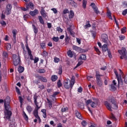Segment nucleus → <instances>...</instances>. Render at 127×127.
<instances>
[{"label":"nucleus","instance_id":"1","mask_svg":"<svg viewBox=\"0 0 127 127\" xmlns=\"http://www.w3.org/2000/svg\"><path fill=\"white\" fill-rule=\"evenodd\" d=\"M109 102V103L108 101L104 102V105L109 111L112 112V111H113L112 109H114V110H117V109H118L117 101H116L114 98L110 99ZM110 103H111L112 104L111 105Z\"/></svg>","mask_w":127,"mask_h":127},{"label":"nucleus","instance_id":"2","mask_svg":"<svg viewBox=\"0 0 127 127\" xmlns=\"http://www.w3.org/2000/svg\"><path fill=\"white\" fill-rule=\"evenodd\" d=\"M37 98H38V96L36 95L34 96V102L35 103V105H36V108L35 109L34 112H33V115L36 118L37 120H38L39 124L41 123V119H40V117L39 116H38V110L40 109V107L38 106V103L37 102Z\"/></svg>","mask_w":127,"mask_h":127},{"label":"nucleus","instance_id":"3","mask_svg":"<svg viewBox=\"0 0 127 127\" xmlns=\"http://www.w3.org/2000/svg\"><path fill=\"white\" fill-rule=\"evenodd\" d=\"M5 111L4 113V119L10 121V117L12 113L11 112V108H10V105L9 104H4Z\"/></svg>","mask_w":127,"mask_h":127},{"label":"nucleus","instance_id":"4","mask_svg":"<svg viewBox=\"0 0 127 127\" xmlns=\"http://www.w3.org/2000/svg\"><path fill=\"white\" fill-rule=\"evenodd\" d=\"M69 82H70L69 79H66L64 81V86L65 89H70V88L72 89V88H73V86H74V84H75V76L73 75L72 76L69 84Z\"/></svg>","mask_w":127,"mask_h":127},{"label":"nucleus","instance_id":"5","mask_svg":"<svg viewBox=\"0 0 127 127\" xmlns=\"http://www.w3.org/2000/svg\"><path fill=\"white\" fill-rule=\"evenodd\" d=\"M92 100L93 101H92L91 99L86 100L85 102L86 106H88L90 104L92 108H96V107H97L99 104V100L95 98H92Z\"/></svg>","mask_w":127,"mask_h":127},{"label":"nucleus","instance_id":"6","mask_svg":"<svg viewBox=\"0 0 127 127\" xmlns=\"http://www.w3.org/2000/svg\"><path fill=\"white\" fill-rule=\"evenodd\" d=\"M12 60L13 64H20L21 63L20 58H19V56H16V55H13Z\"/></svg>","mask_w":127,"mask_h":127},{"label":"nucleus","instance_id":"7","mask_svg":"<svg viewBox=\"0 0 127 127\" xmlns=\"http://www.w3.org/2000/svg\"><path fill=\"white\" fill-rule=\"evenodd\" d=\"M11 8H12V6L11 5V4H8L6 5L5 12L6 15H9V14L11 13Z\"/></svg>","mask_w":127,"mask_h":127},{"label":"nucleus","instance_id":"8","mask_svg":"<svg viewBox=\"0 0 127 127\" xmlns=\"http://www.w3.org/2000/svg\"><path fill=\"white\" fill-rule=\"evenodd\" d=\"M101 40L102 42L107 43L108 42V40H109V39H108V35L106 34H102L101 35Z\"/></svg>","mask_w":127,"mask_h":127},{"label":"nucleus","instance_id":"9","mask_svg":"<svg viewBox=\"0 0 127 127\" xmlns=\"http://www.w3.org/2000/svg\"><path fill=\"white\" fill-rule=\"evenodd\" d=\"M36 78H37L39 80H41L42 82H44V83H47V79L46 77L40 75L36 76Z\"/></svg>","mask_w":127,"mask_h":127},{"label":"nucleus","instance_id":"10","mask_svg":"<svg viewBox=\"0 0 127 127\" xmlns=\"http://www.w3.org/2000/svg\"><path fill=\"white\" fill-rule=\"evenodd\" d=\"M96 81H100L102 80V78L101 77H103V75L100 74V73L98 71L96 72Z\"/></svg>","mask_w":127,"mask_h":127},{"label":"nucleus","instance_id":"11","mask_svg":"<svg viewBox=\"0 0 127 127\" xmlns=\"http://www.w3.org/2000/svg\"><path fill=\"white\" fill-rule=\"evenodd\" d=\"M10 103V98L7 96L4 100V105H9Z\"/></svg>","mask_w":127,"mask_h":127},{"label":"nucleus","instance_id":"12","mask_svg":"<svg viewBox=\"0 0 127 127\" xmlns=\"http://www.w3.org/2000/svg\"><path fill=\"white\" fill-rule=\"evenodd\" d=\"M26 8L28 9L29 7L31 8V9H33L34 8V4L31 2H30L29 3L26 4Z\"/></svg>","mask_w":127,"mask_h":127},{"label":"nucleus","instance_id":"13","mask_svg":"<svg viewBox=\"0 0 127 127\" xmlns=\"http://www.w3.org/2000/svg\"><path fill=\"white\" fill-rule=\"evenodd\" d=\"M118 82V87H120V85H123L124 82L123 81V79H122V76H119L117 78Z\"/></svg>","mask_w":127,"mask_h":127},{"label":"nucleus","instance_id":"14","mask_svg":"<svg viewBox=\"0 0 127 127\" xmlns=\"http://www.w3.org/2000/svg\"><path fill=\"white\" fill-rule=\"evenodd\" d=\"M30 14L32 16H34V15H36V14H38V10L37 9H35L34 11H32L30 12Z\"/></svg>","mask_w":127,"mask_h":127},{"label":"nucleus","instance_id":"15","mask_svg":"<svg viewBox=\"0 0 127 127\" xmlns=\"http://www.w3.org/2000/svg\"><path fill=\"white\" fill-rule=\"evenodd\" d=\"M75 115L77 119H79V120L82 119V116H81V114L78 111L76 110L75 111Z\"/></svg>","mask_w":127,"mask_h":127},{"label":"nucleus","instance_id":"16","mask_svg":"<svg viewBox=\"0 0 127 127\" xmlns=\"http://www.w3.org/2000/svg\"><path fill=\"white\" fill-rule=\"evenodd\" d=\"M67 56L70 58H72L73 57V55H74V52H72L70 50H68L67 52Z\"/></svg>","mask_w":127,"mask_h":127},{"label":"nucleus","instance_id":"17","mask_svg":"<svg viewBox=\"0 0 127 127\" xmlns=\"http://www.w3.org/2000/svg\"><path fill=\"white\" fill-rule=\"evenodd\" d=\"M8 57V54L6 52H3L2 53V58L3 60H5V59H7Z\"/></svg>","mask_w":127,"mask_h":127},{"label":"nucleus","instance_id":"18","mask_svg":"<svg viewBox=\"0 0 127 127\" xmlns=\"http://www.w3.org/2000/svg\"><path fill=\"white\" fill-rule=\"evenodd\" d=\"M33 30L35 35L37 34L38 32V28L35 26L34 24H32Z\"/></svg>","mask_w":127,"mask_h":127},{"label":"nucleus","instance_id":"19","mask_svg":"<svg viewBox=\"0 0 127 127\" xmlns=\"http://www.w3.org/2000/svg\"><path fill=\"white\" fill-rule=\"evenodd\" d=\"M18 71L19 73H22L24 71V67L21 65H19L18 67Z\"/></svg>","mask_w":127,"mask_h":127},{"label":"nucleus","instance_id":"20","mask_svg":"<svg viewBox=\"0 0 127 127\" xmlns=\"http://www.w3.org/2000/svg\"><path fill=\"white\" fill-rule=\"evenodd\" d=\"M67 31L70 33V35H72V36H74L75 35V32L72 30V29L71 28H67Z\"/></svg>","mask_w":127,"mask_h":127},{"label":"nucleus","instance_id":"21","mask_svg":"<svg viewBox=\"0 0 127 127\" xmlns=\"http://www.w3.org/2000/svg\"><path fill=\"white\" fill-rule=\"evenodd\" d=\"M102 49L103 52H106V51H108V46L107 44H104L102 47Z\"/></svg>","mask_w":127,"mask_h":127},{"label":"nucleus","instance_id":"22","mask_svg":"<svg viewBox=\"0 0 127 127\" xmlns=\"http://www.w3.org/2000/svg\"><path fill=\"white\" fill-rule=\"evenodd\" d=\"M69 18L71 19V18H73L74 17V11L72 10H71L69 11V14L68 15Z\"/></svg>","mask_w":127,"mask_h":127},{"label":"nucleus","instance_id":"23","mask_svg":"<svg viewBox=\"0 0 127 127\" xmlns=\"http://www.w3.org/2000/svg\"><path fill=\"white\" fill-rule=\"evenodd\" d=\"M83 27L84 28H85V29H87V28H88V27H91V24H90V21H87L86 24L83 26Z\"/></svg>","mask_w":127,"mask_h":127},{"label":"nucleus","instance_id":"24","mask_svg":"<svg viewBox=\"0 0 127 127\" xmlns=\"http://www.w3.org/2000/svg\"><path fill=\"white\" fill-rule=\"evenodd\" d=\"M58 79V76L56 75H54L51 76V80L53 82H55Z\"/></svg>","mask_w":127,"mask_h":127},{"label":"nucleus","instance_id":"25","mask_svg":"<svg viewBox=\"0 0 127 127\" xmlns=\"http://www.w3.org/2000/svg\"><path fill=\"white\" fill-rule=\"evenodd\" d=\"M59 75H62V72L63 69L62 68V65H60L59 68L58 69Z\"/></svg>","mask_w":127,"mask_h":127},{"label":"nucleus","instance_id":"26","mask_svg":"<svg viewBox=\"0 0 127 127\" xmlns=\"http://www.w3.org/2000/svg\"><path fill=\"white\" fill-rule=\"evenodd\" d=\"M41 112L42 113H43V117L44 119H46L47 116V114H46V110L45 109H42L41 110Z\"/></svg>","mask_w":127,"mask_h":127},{"label":"nucleus","instance_id":"27","mask_svg":"<svg viewBox=\"0 0 127 127\" xmlns=\"http://www.w3.org/2000/svg\"><path fill=\"white\" fill-rule=\"evenodd\" d=\"M26 110L28 112L29 114H30L32 112V107L30 106H28L26 107Z\"/></svg>","mask_w":127,"mask_h":127},{"label":"nucleus","instance_id":"28","mask_svg":"<svg viewBox=\"0 0 127 127\" xmlns=\"http://www.w3.org/2000/svg\"><path fill=\"white\" fill-rule=\"evenodd\" d=\"M23 117L25 121H28V116L24 111H23Z\"/></svg>","mask_w":127,"mask_h":127},{"label":"nucleus","instance_id":"29","mask_svg":"<svg viewBox=\"0 0 127 127\" xmlns=\"http://www.w3.org/2000/svg\"><path fill=\"white\" fill-rule=\"evenodd\" d=\"M79 59H81V60H86L87 59V57H86V55L85 54H82L80 58Z\"/></svg>","mask_w":127,"mask_h":127},{"label":"nucleus","instance_id":"30","mask_svg":"<svg viewBox=\"0 0 127 127\" xmlns=\"http://www.w3.org/2000/svg\"><path fill=\"white\" fill-rule=\"evenodd\" d=\"M97 84L99 87L103 86V81L101 80H96Z\"/></svg>","mask_w":127,"mask_h":127},{"label":"nucleus","instance_id":"31","mask_svg":"<svg viewBox=\"0 0 127 127\" xmlns=\"http://www.w3.org/2000/svg\"><path fill=\"white\" fill-rule=\"evenodd\" d=\"M47 102H48V104H49V107L51 109V108H52V101H50L49 100V99L47 98Z\"/></svg>","mask_w":127,"mask_h":127},{"label":"nucleus","instance_id":"32","mask_svg":"<svg viewBox=\"0 0 127 127\" xmlns=\"http://www.w3.org/2000/svg\"><path fill=\"white\" fill-rule=\"evenodd\" d=\"M12 32L13 34V38H14V39H16V30H13Z\"/></svg>","mask_w":127,"mask_h":127},{"label":"nucleus","instance_id":"33","mask_svg":"<svg viewBox=\"0 0 127 127\" xmlns=\"http://www.w3.org/2000/svg\"><path fill=\"white\" fill-rule=\"evenodd\" d=\"M67 111H68V107H63L61 109V112H62V113H64L65 112H67Z\"/></svg>","mask_w":127,"mask_h":127},{"label":"nucleus","instance_id":"34","mask_svg":"<svg viewBox=\"0 0 127 127\" xmlns=\"http://www.w3.org/2000/svg\"><path fill=\"white\" fill-rule=\"evenodd\" d=\"M87 5V0H83L82 1V6L83 8H86V6Z\"/></svg>","mask_w":127,"mask_h":127},{"label":"nucleus","instance_id":"35","mask_svg":"<svg viewBox=\"0 0 127 127\" xmlns=\"http://www.w3.org/2000/svg\"><path fill=\"white\" fill-rule=\"evenodd\" d=\"M72 49L75 51H79V50H80V48L79 47H77V46H73Z\"/></svg>","mask_w":127,"mask_h":127},{"label":"nucleus","instance_id":"36","mask_svg":"<svg viewBox=\"0 0 127 127\" xmlns=\"http://www.w3.org/2000/svg\"><path fill=\"white\" fill-rule=\"evenodd\" d=\"M39 19L41 24H44V20H43V19L42 18V17L41 16H39Z\"/></svg>","mask_w":127,"mask_h":127},{"label":"nucleus","instance_id":"37","mask_svg":"<svg viewBox=\"0 0 127 127\" xmlns=\"http://www.w3.org/2000/svg\"><path fill=\"white\" fill-rule=\"evenodd\" d=\"M31 53H32L31 51V52H28V54L31 60H34V59H33V56H32V54H31Z\"/></svg>","mask_w":127,"mask_h":127},{"label":"nucleus","instance_id":"38","mask_svg":"<svg viewBox=\"0 0 127 127\" xmlns=\"http://www.w3.org/2000/svg\"><path fill=\"white\" fill-rule=\"evenodd\" d=\"M52 40L53 41H55V42H58V41H59V38L58 37H54L52 38Z\"/></svg>","mask_w":127,"mask_h":127},{"label":"nucleus","instance_id":"39","mask_svg":"<svg viewBox=\"0 0 127 127\" xmlns=\"http://www.w3.org/2000/svg\"><path fill=\"white\" fill-rule=\"evenodd\" d=\"M57 85L58 88H61L62 87V83H61V80H59L57 82Z\"/></svg>","mask_w":127,"mask_h":127},{"label":"nucleus","instance_id":"40","mask_svg":"<svg viewBox=\"0 0 127 127\" xmlns=\"http://www.w3.org/2000/svg\"><path fill=\"white\" fill-rule=\"evenodd\" d=\"M107 16L110 19H112V13H111V11H108L107 12Z\"/></svg>","mask_w":127,"mask_h":127},{"label":"nucleus","instance_id":"41","mask_svg":"<svg viewBox=\"0 0 127 127\" xmlns=\"http://www.w3.org/2000/svg\"><path fill=\"white\" fill-rule=\"evenodd\" d=\"M6 48L7 50H10V49L11 48V45L10 44H6Z\"/></svg>","mask_w":127,"mask_h":127},{"label":"nucleus","instance_id":"42","mask_svg":"<svg viewBox=\"0 0 127 127\" xmlns=\"http://www.w3.org/2000/svg\"><path fill=\"white\" fill-rule=\"evenodd\" d=\"M121 32L122 33L124 34L125 33V32H127V28L126 27H124L122 29H121Z\"/></svg>","mask_w":127,"mask_h":127},{"label":"nucleus","instance_id":"43","mask_svg":"<svg viewBox=\"0 0 127 127\" xmlns=\"http://www.w3.org/2000/svg\"><path fill=\"white\" fill-rule=\"evenodd\" d=\"M38 73H40V74H42L43 73H45V72H46V71L44 69H39L38 71Z\"/></svg>","mask_w":127,"mask_h":127},{"label":"nucleus","instance_id":"44","mask_svg":"<svg viewBox=\"0 0 127 127\" xmlns=\"http://www.w3.org/2000/svg\"><path fill=\"white\" fill-rule=\"evenodd\" d=\"M114 73H115L116 76L117 78H119V77L121 76V75L120 76L119 75V73H118V71H117V69H114Z\"/></svg>","mask_w":127,"mask_h":127},{"label":"nucleus","instance_id":"45","mask_svg":"<svg viewBox=\"0 0 127 127\" xmlns=\"http://www.w3.org/2000/svg\"><path fill=\"white\" fill-rule=\"evenodd\" d=\"M18 99H19V101L20 103V104L22 105V103L23 102V99L22 98V97L19 96Z\"/></svg>","mask_w":127,"mask_h":127},{"label":"nucleus","instance_id":"46","mask_svg":"<svg viewBox=\"0 0 127 127\" xmlns=\"http://www.w3.org/2000/svg\"><path fill=\"white\" fill-rule=\"evenodd\" d=\"M0 24H1V25L2 26H5L6 25V23L5 22V21L2 20L0 22Z\"/></svg>","mask_w":127,"mask_h":127},{"label":"nucleus","instance_id":"47","mask_svg":"<svg viewBox=\"0 0 127 127\" xmlns=\"http://www.w3.org/2000/svg\"><path fill=\"white\" fill-rule=\"evenodd\" d=\"M43 56L44 57H47L48 56V53L46 52V51H44L43 52Z\"/></svg>","mask_w":127,"mask_h":127},{"label":"nucleus","instance_id":"48","mask_svg":"<svg viewBox=\"0 0 127 127\" xmlns=\"http://www.w3.org/2000/svg\"><path fill=\"white\" fill-rule=\"evenodd\" d=\"M94 49H95V51H96V52H97V54H98V55H100V50H99V49H98V48L95 47Z\"/></svg>","mask_w":127,"mask_h":127},{"label":"nucleus","instance_id":"49","mask_svg":"<svg viewBox=\"0 0 127 127\" xmlns=\"http://www.w3.org/2000/svg\"><path fill=\"white\" fill-rule=\"evenodd\" d=\"M111 89L113 90V91H116V85L112 84L111 85Z\"/></svg>","mask_w":127,"mask_h":127},{"label":"nucleus","instance_id":"50","mask_svg":"<svg viewBox=\"0 0 127 127\" xmlns=\"http://www.w3.org/2000/svg\"><path fill=\"white\" fill-rule=\"evenodd\" d=\"M23 17H24V20H26L29 17H30V15L28 14H26L24 15Z\"/></svg>","mask_w":127,"mask_h":127},{"label":"nucleus","instance_id":"51","mask_svg":"<svg viewBox=\"0 0 127 127\" xmlns=\"http://www.w3.org/2000/svg\"><path fill=\"white\" fill-rule=\"evenodd\" d=\"M63 13L64 14H66V13H69V10H68V9L67 8H65L64 10Z\"/></svg>","mask_w":127,"mask_h":127},{"label":"nucleus","instance_id":"52","mask_svg":"<svg viewBox=\"0 0 127 127\" xmlns=\"http://www.w3.org/2000/svg\"><path fill=\"white\" fill-rule=\"evenodd\" d=\"M93 9H94L95 12L97 13V14H98V13H100V11L98 9V7H96L94 8Z\"/></svg>","mask_w":127,"mask_h":127},{"label":"nucleus","instance_id":"53","mask_svg":"<svg viewBox=\"0 0 127 127\" xmlns=\"http://www.w3.org/2000/svg\"><path fill=\"white\" fill-rule=\"evenodd\" d=\"M25 47L27 50L28 53L31 51V50H30V49H29V47H28V44H26V45H25Z\"/></svg>","mask_w":127,"mask_h":127},{"label":"nucleus","instance_id":"54","mask_svg":"<svg viewBox=\"0 0 127 127\" xmlns=\"http://www.w3.org/2000/svg\"><path fill=\"white\" fill-rule=\"evenodd\" d=\"M119 38L120 40H124L126 38V37L124 35L119 36Z\"/></svg>","mask_w":127,"mask_h":127},{"label":"nucleus","instance_id":"55","mask_svg":"<svg viewBox=\"0 0 127 127\" xmlns=\"http://www.w3.org/2000/svg\"><path fill=\"white\" fill-rule=\"evenodd\" d=\"M59 61H60V59H59V58H55L54 62L55 63H58V62H59Z\"/></svg>","mask_w":127,"mask_h":127},{"label":"nucleus","instance_id":"56","mask_svg":"<svg viewBox=\"0 0 127 127\" xmlns=\"http://www.w3.org/2000/svg\"><path fill=\"white\" fill-rule=\"evenodd\" d=\"M15 89H16V93H17V94H20V90H19V88H18V87L16 86Z\"/></svg>","mask_w":127,"mask_h":127},{"label":"nucleus","instance_id":"57","mask_svg":"<svg viewBox=\"0 0 127 127\" xmlns=\"http://www.w3.org/2000/svg\"><path fill=\"white\" fill-rule=\"evenodd\" d=\"M51 10H52V11H53L54 13H55V14H56V13H57V9L55 8H53L51 9Z\"/></svg>","mask_w":127,"mask_h":127},{"label":"nucleus","instance_id":"58","mask_svg":"<svg viewBox=\"0 0 127 127\" xmlns=\"http://www.w3.org/2000/svg\"><path fill=\"white\" fill-rule=\"evenodd\" d=\"M58 94H59V92H56L54 93H53V94L52 96L53 98H55V97H56V96H57Z\"/></svg>","mask_w":127,"mask_h":127},{"label":"nucleus","instance_id":"59","mask_svg":"<svg viewBox=\"0 0 127 127\" xmlns=\"http://www.w3.org/2000/svg\"><path fill=\"white\" fill-rule=\"evenodd\" d=\"M81 125L82 126H83V127H85V126H87V122L85 121H83L81 122Z\"/></svg>","mask_w":127,"mask_h":127},{"label":"nucleus","instance_id":"60","mask_svg":"<svg viewBox=\"0 0 127 127\" xmlns=\"http://www.w3.org/2000/svg\"><path fill=\"white\" fill-rule=\"evenodd\" d=\"M38 61H39V58L38 57L35 58L34 60V63H37Z\"/></svg>","mask_w":127,"mask_h":127},{"label":"nucleus","instance_id":"61","mask_svg":"<svg viewBox=\"0 0 127 127\" xmlns=\"http://www.w3.org/2000/svg\"><path fill=\"white\" fill-rule=\"evenodd\" d=\"M123 79H124V82L125 84H127V74L125 77H123Z\"/></svg>","mask_w":127,"mask_h":127},{"label":"nucleus","instance_id":"62","mask_svg":"<svg viewBox=\"0 0 127 127\" xmlns=\"http://www.w3.org/2000/svg\"><path fill=\"white\" fill-rule=\"evenodd\" d=\"M127 13V9L124 10L123 12H122V14L123 15H126Z\"/></svg>","mask_w":127,"mask_h":127},{"label":"nucleus","instance_id":"63","mask_svg":"<svg viewBox=\"0 0 127 127\" xmlns=\"http://www.w3.org/2000/svg\"><path fill=\"white\" fill-rule=\"evenodd\" d=\"M65 40L66 42H67V41L69 40V36H68V35L67 34V33H66V35H65Z\"/></svg>","mask_w":127,"mask_h":127},{"label":"nucleus","instance_id":"64","mask_svg":"<svg viewBox=\"0 0 127 127\" xmlns=\"http://www.w3.org/2000/svg\"><path fill=\"white\" fill-rule=\"evenodd\" d=\"M108 56L110 58H112V54L111 53V52L109 50H108Z\"/></svg>","mask_w":127,"mask_h":127}]
</instances>
